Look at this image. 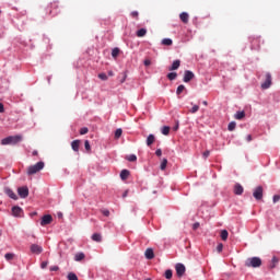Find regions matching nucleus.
Here are the masks:
<instances>
[{
    "mask_svg": "<svg viewBox=\"0 0 280 280\" xmlns=\"http://www.w3.org/2000/svg\"><path fill=\"white\" fill-rule=\"evenodd\" d=\"M20 141H23V137L21 136H9L1 140L2 145H16V143H20Z\"/></svg>",
    "mask_w": 280,
    "mask_h": 280,
    "instance_id": "nucleus-1",
    "label": "nucleus"
},
{
    "mask_svg": "<svg viewBox=\"0 0 280 280\" xmlns=\"http://www.w3.org/2000/svg\"><path fill=\"white\" fill-rule=\"evenodd\" d=\"M45 168V162H37L35 165H31L27 168V175L34 176V174H38L40 170Z\"/></svg>",
    "mask_w": 280,
    "mask_h": 280,
    "instance_id": "nucleus-2",
    "label": "nucleus"
},
{
    "mask_svg": "<svg viewBox=\"0 0 280 280\" xmlns=\"http://www.w3.org/2000/svg\"><path fill=\"white\" fill-rule=\"evenodd\" d=\"M246 268H261V258L259 257H250L245 261Z\"/></svg>",
    "mask_w": 280,
    "mask_h": 280,
    "instance_id": "nucleus-3",
    "label": "nucleus"
},
{
    "mask_svg": "<svg viewBox=\"0 0 280 280\" xmlns=\"http://www.w3.org/2000/svg\"><path fill=\"white\" fill-rule=\"evenodd\" d=\"M253 196H254L255 200H261L264 198V187L257 186L254 189Z\"/></svg>",
    "mask_w": 280,
    "mask_h": 280,
    "instance_id": "nucleus-4",
    "label": "nucleus"
},
{
    "mask_svg": "<svg viewBox=\"0 0 280 280\" xmlns=\"http://www.w3.org/2000/svg\"><path fill=\"white\" fill-rule=\"evenodd\" d=\"M266 80L265 82L261 84V89L266 90V89H270L271 84H272V75L267 72L265 75Z\"/></svg>",
    "mask_w": 280,
    "mask_h": 280,
    "instance_id": "nucleus-5",
    "label": "nucleus"
},
{
    "mask_svg": "<svg viewBox=\"0 0 280 280\" xmlns=\"http://www.w3.org/2000/svg\"><path fill=\"white\" fill-rule=\"evenodd\" d=\"M18 194L20 198H27L30 196V188L27 186H23L18 188Z\"/></svg>",
    "mask_w": 280,
    "mask_h": 280,
    "instance_id": "nucleus-6",
    "label": "nucleus"
},
{
    "mask_svg": "<svg viewBox=\"0 0 280 280\" xmlns=\"http://www.w3.org/2000/svg\"><path fill=\"white\" fill-rule=\"evenodd\" d=\"M54 222V218L50 214H45L42 218L40 226H47V224H51Z\"/></svg>",
    "mask_w": 280,
    "mask_h": 280,
    "instance_id": "nucleus-7",
    "label": "nucleus"
},
{
    "mask_svg": "<svg viewBox=\"0 0 280 280\" xmlns=\"http://www.w3.org/2000/svg\"><path fill=\"white\" fill-rule=\"evenodd\" d=\"M31 253H33V255H40V253H43V246H40L38 244H32Z\"/></svg>",
    "mask_w": 280,
    "mask_h": 280,
    "instance_id": "nucleus-8",
    "label": "nucleus"
},
{
    "mask_svg": "<svg viewBox=\"0 0 280 280\" xmlns=\"http://www.w3.org/2000/svg\"><path fill=\"white\" fill-rule=\"evenodd\" d=\"M175 270H176V275L177 277H183V275H185V265L178 262L176 266H175Z\"/></svg>",
    "mask_w": 280,
    "mask_h": 280,
    "instance_id": "nucleus-9",
    "label": "nucleus"
},
{
    "mask_svg": "<svg viewBox=\"0 0 280 280\" xmlns=\"http://www.w3.org/2000/svg\"><path fill=\"white\" fill-rule=\"evenodd\" d=\"M192 78H195V74H194V72H191L190 70H186L185 72H184V82H191V79Z\"/></svg>",
    "mask_w": 280,
    "mask_h": 280,
    "instance_id": "nucleus-10",
    "label": "nucleus"
},
{
    "mask_svg": "<svg viewBox=\"0 0 280 280\" xmlns=\"http://www.w3.org/2000/svg\"><path fill=\"white\" fill-rule=\"evenodd\" d=\"M234 194H235V196H242V194H244V186L241 184H235L234 185Z\"/></svg>",
    "mask_w": 280,
    "mask_h": 280,
    "instance_id": "nucleus-11",
    "label": "nucleus"
},
{
    "mask_svg": "<svg viewBox=\"0 0 280 280\" xmlns=\"http://www.w3.org/2000/svg\"><path fill=\"white\" fill-rule=\"evenodd\" d=\"M22 213L23 209H21V207L15 206L12 208V215H14L15 218H21Z\"/></svg>",
    "mask_w": 280,
    "mask_h": 280,
    "instance_id": "nucleus-12",
    "label": "nucleus"
},
{
    "mask_svg": "<svg viewBox=\"0 0 280 280\" xmlns=\"http://www.w3.org/2000/svg\"><path fill=\"white\" fill-rule=\"evenodd\" d=\"M4 192L7 194V196H9V198H12V200H19V197L16 196V194H14L12 189L5 188Z\"/></svg>",
    "mask_w": 280,
    "mask_h": 280,
    "instance_id": "nucleus-13",
    "label": "nucleus"
},
{
    "mask_svg": "<svg viewBox=\"0 0 280 280\" xmlns=\"http://www.w3.org/2000/svg\"><path fill=\"white\" fill-rule=\"evenodd\" d=\"M179 19H180L182 23H185V24L189 23V13H187V12L180 13Z\"/></svg>",
    "mask_w": 280,
    "mask_h": 280,
    "instance_id": "nucleus-14",
    "label": "nucleus"
},
{
    "mask_svg": "<svg viewBox=\"0 0 280 280\" xmlns=\"http://www.w3.org/2000/svg\"><path fill=\"white\" fill-rule=\"evenodd\" d=\"M259 43H261V39L259 38H253L252 39V49H260Z\"/></svg>",
    "mask_w": 280,
    "mask_h": 280,
    "instance_id": "nucleus-15",
    "label": "nucleus"
},
{
    "mask_svg": "<svg viewBox=\"0 0 280 280\" xmlns=\"http://www.w3.org/2000/svg\"><path fill=\"white\" fill-rule=\"evenodd\" d=\"M71 148L74 152H80V140H73L71 142Z\"/></svg>",
    "mask_w": 280,
    "mask_h": 280,
    "instance_id": "nucleus-16",
    "label": "nucleus"
},
{
    "mask_svg": "<svg viewBox=\"0 0 280 280\" xmlns=\"http://www.w3.org/2000/svg\"><path fill=\"white\" fill-rule=\"evenodd\" d=\"M144 256L147 257V259H154V249L148 248L144 253Z\"/></svg>",
    "mask_w": 280,
    "mask_h": 280,
    "instance_id": "nucleus-17",
    "label": "nucleus"
},
{
    "mask_svg": "<svg viewBox=\"0 0 280 280\" xmlns=\"http://www.w3.org/2000/svg\"><path fill=\"white\" fill-rule=\"evenodd\" d=\"M180 67V60L173 61V65L170 67L168 71H176Z\"/></svg>",
    "mask_w": 280,
    "mask_h": 280,
    "instance_id": "nucleus-18",
    "label": "nucleus"
},
{
    "mask_svg": "<svg viewBox=\"0 0 280 280\" xmlns=\"http://www.w3.org/2000/svg\"><path fill=\"white\" fill-rule=\"evenodd\" d=\"M145 34H148V30L140 28L137 31L136 36H138V38H143V36H145Z\"/></svg>",
    "mask_w": 280,
    "mask_h": 280,
    "instance_id": "nucleus-19",
    "label": "nucleus"
},
{
    "mask_svg": "<svg viewBox=\"0 0 280 280\" xmlns=\"http://www.w3.org/2000/svg\"><path fill=\"white\" fill-rule=\"evenodd\" d=\"M128 176H130V171H128V170H122V171L120 172V178H121V180H127Z\"/></svg>",
    "mask_w": 280,
    "mask_h": 280,
    "instance_id": "nucleus-20",
    "label": "nucleus"
},
{
    "mask_svg": "<svg viewBox=\"0 0 280 280\" xmlns=\"http://www.w3.org/2000/svg\"><path fill=\"white\" fill-rule=\"evenodd\" d=\"M154 141H156V138L154 137V135H149L147 138V145H152V143H154Z\"/></svg>",
    "mask_w": 280,
    "mask_h": 280,
    "instance_id": "nucleus-21",
    "label": "nucleus"
},
{
    "mask_svg": "<svg viewBox=\"0 0 280 280\" xmlns=\"http://www.w3.org/2000/svg\"><path fill=\"white\" fill-rule=\"evenodd\" d=\"M84 257H86L85 255H84V253H77L75 255H74V260L75 261H82L83 259H84Z\"/></svg>",
    "mask_w": 280,
    "mask_h": 280,
    "instance_id": "nucleus-22",
    "label": "nucleus"
},
{
    "mask_svg": "<svg viewBox=\"0 0 280 280\" xmlns=\"http://www.w3.org/2000/svg\"><path fill=\"white\" fill-rule=\"evenodd\" d=\"M246 117V113L245 112H237L234 116L235 119L242 120Z\"/></svg>",
    "mask_w": 280,
    "mask_h": 280,
    "instance_id": "nucleus-23",
    "label": "nucleus"
},
{
    "mask_svg": "<svg viewBox=\"0 0 280 280\" xmlns=\"http://www.w3.org/2000/svg\"><path fill=\"white\" fill-rule=\"evenodd\" d=\"M221 240L223 242H226V240H229V231H226V230L221 231Z\"/></svg>",
    "mask_w": 280,
    "mask_h": 280,
    "instance_id": "nucleus-24",
    "label": "nucleus"
},
{
    "mask_svg": "<svg viewBox=\"0 0 280 280\" xmlns=\"http://www.w3.org/2000/svg\"><path fill=\"white\" fill-rule=\"evenodd\" d=\"M92 240H93V242H102V234H100V233H94V234L92 235Z\"/></svg>",
    "mask_w": 280,
    "mask_h": 280,
    "instance_id": "nucleus-25",
    "label": "nucleus"
},
{
    "mask_svg": "<svg viewBox=\"0 0 280 280\" xmlns=\"http://www.w3.org/2000/svg\"><path fill=\"white\" fill-rule=\"evenodd\" d=\"M277 264H279V259H278L277 257H273V258L271 259V264H270L269 268H271V270H272L273 268H277Z\"/></svg>",
    "mask_w": 280,
    "mask_h": 280,
    "instance_id": "nucleus-26",
    "label": "nucleus"
},
{
    "mask_svg": "<svg viewBox=\"0 0 280 280\" xmlns=\"http://www.w3.org/2000/svg\"><path fill=\"white\" fill-rule=\"evenodd\" d=\"M167 167V159H163L161 165H160V170L165 171Z\"/></svg>",
    "mask_w": 280,
    "mask_h": 280,
    "instance_id": "nucleus-27",
    "label": "nucleus"
},
{
    "mask_svg": "<svg viewBox=\"0 0 280 280\" xmlns=\"http://www.w3.org/2000/svg\"><path fill=\"white\" fill-rule=\"evenodd\" d=\"M236 126H237V124H235V121H232L229 124L228 130H230V132H233V130H235Z\"/></svg>",
    "mask_w": 280,
    "mask_h": 280,
    "instance_id": "nucleus-28",
    "label": "nucleus"
},
{
    "mask_svg": "<svg viewBox=\"0 0 280 280\" xmlns=\"http://www.w3.org/2000/svg\"><path fill=\"white\" fill-rule=\"evenodd\" d=\"M173 42L170 38H164L162 40V45H166L167 47L172 46Z\"/></svg>",
    "mask_w": 280,
    "mask_h": 280,
    "instance_id": "nucleus-29",
    "label": "nucleus"
},
{
    "mask_svg": "<svg viewBox=\"0 0 280 280\" xmlns=\"http://www.w3.org/2000/svg\"><path fill=\"white\" fill-rule=\"evenodd\" d=\"M162 135H164L165 137H167V135H170V127L168 126H164L162 128Z\"/></svg>",
    "mask_w": 280,
    "mask_h": 280,
    "instance_id": "nucleus-30",
    "label": "nucleus"
},
{
    "mask_svg": "<svg viewBox=\"0 0 280 280\" xmlns=\"http://www.w3.org/2000/svg\"><path fill=\"white\" fill-rule=\"evenodd\" d=\"M122 133H124V131L121 130V128L116 129V131H115V139H119Z\"/></svg>",
    "mask_w": 280,
    "mask_h": 280,
    "instance_id": "nucleus-31",
    "label": "nucleus"
},
{
    "mask_svg": "<svg viewBox=\"0 0 280 280\" xmlns=\"http://www.w3.org/2000/svg\"><path fill=\"white\" fill-rule=\"evenodd\" d=\"M127 161H129L130 163H135V161H137V155H135V154L128 155Z\"/></svg>",
    "mask_w": 280,
    "mask_h": 280,
    "instance_id": "nucleus-32",
    "label": "nucleus"
},
{
    "mask_svg": "<svg viewBox=\"0 0 280 280\" xmlns=\"http://www.w3.org/2000/svg\"><path fill=\"white\" fill-rule=\"evenodd\" d=\"M4 257H5L7 261H12V259H14V254L8 253L4 255Z\"/></svg>",
    "mask_w": 280,
    "mask_h": 280,
    "instance_id": "nucleus-33",
    "label": "nucleus"
},
{
    "mask_svg": "<svg viewBox=\"0 0 280 280\" xmlns=\"http://www.w3.org/2000/svg\"><path fill=\"white\" fill-rule=\"evenodd\" d=\"M172 276H173L172 269L166 270L164 273L165 279H172Z\"/></svg>",
    "mask_w": 280,
    "mask_h": 280,
    "instance_id": "nucleus-34",
    "label": "nucleus"
},
{
    "mask_svg": "<svg viewBox=\"0 0 280 280\" xmlns=\"http://www.w3.org/2000/svg\"><path fill=\"white\" fill-rule=\"evenodd\" d=\"M168 80H174L175 78H178V74L176 72H170L167 74Z\"/></svg>",
    "mask_w": 280,
    "mask_h": 280,
    "instance_id": "nucleus-35",
    "label": "nucleus"
},
{
    "mask_svg": "<svg viewBox=\"0 0 280 280\" xmlns=\"http://www.w3.org/2000/svg\"><path fill=\"white\" fill-rule=\"evenodd\" d=\"M68 280H78V276L73 272L68 273Z\"/></svg>",
    "mask_w": 280,
    "mask_h": 280,
    "instance_id": "nucleus-36",
    "label": "nucleus"
},
{
    "mask_svg": "<svg viewBox=\"0 0 280 280\" xmlns=\"http://www.w3.org/2000/svg\"><path fill=\"white\" fill-rule=\"evenodd\" d=\"M183 91H185V85H178V88L176 90V95H180V93H183Z\"/></svg>",
    "mask_w": 280,
    "mask_h": 280,
    "instance_id": "nucleus-37",
    "label": "nucleus"
},
{
    "mask_svg": "<svg viewBox=\"0 0 280 280\" xmlns=\"http://www.w3.org/2000/svg\"><path fill=\"white\" fill-rule=\"evenodd\" d=\"M112 56H113L114 58H117V56H119V48H114V49L112 50Z\"/></svg>",
    "mask_w": 280,
    "mask_h": 280,
    "instance_id": "nucleus-38",
    "label": "nucleus"
},
{
    "mask_svg": "<svg viewBox=\"0 0 280 280\" xmlns=\"http://www.w3.org/2000/svg\"><path fill=\"white\" fill-rule=\"evenodd\" d=\"M222 250H224V244L219 243L217 246V253H222Z\"/></svg>",
    "mask_w": 280,
    "mask_h": 280,
    "instance_id": "nucleus-39",
    "label": "nucleus"
},
{
    "mask_svg": "<svg viewBox=\"0 0 280 280\" xmlns=\"http://www.w3.org/2000/svg\"><path fill=\"white\" fill-rule=\"evenodd\" d=\"M199 110H200V106L195 105V106L190 109V113L196 114V113H198Z\"/></svg>",
    "mask_w": 280,
    "mask_h": 280,
    "instance_id": "nucleus-40",
    "label": "nucleus"
},
{
    "mask_svg": "<svg viewBox=\"0 0 280 280\" xmlns=\"http://www.w3.org/2000/svg\"><path fill=\"white\" fill-rule=\"evenodd\" d=\"M84 147L88 152H91V143L89 142V140H85Z\"/></svg>",
    "mask_w": 280,
    "mask_h": 280,
    "instance_id": "nucleus-41",
    "label": "nucleus"
},
{
    "mask_svg": "<svg viewBox=\"0 0 280 280\" xmlns=\"http://www.w3.org/2000/svg\"><path fill=\"white\" fill-rule=\"evenodd\" d=\"M89 133V128L83 127L80 129V135H88Z\"/></svg>",
    "mask_w": 280,
    "mask_h": 280,
    "instance_id": "nucleus-42",
    "label": "nucleus"
},
{
    "mask_svg": "<svg viewBox=\"0 0 280 280\" xmlns=\"http://www.w3.org/2000/svg\"><path fill=\"white\" fill-rule=\"evenodd\" d=\"M98 78H100V80H108V75H106V73H100L98 74Z\"/></svg>",
    "mask_w": 280,
    "mask_h": 280,
    "instance_id": "nucleus-43",
    "label": "nucleus"
},
{
    "mask_svg": "<svg viewBox=\"0 0 280 280\" xmlns=\"http://www.w3.org/2000/svg\"><path fill=\"white\" fill-rule=\"evenodd\" d=\"M101 213H103V215H105V218H108V215H110V211L103 209L101 210Z\"/></svg>",
    "mask_w": 280,
    "mask_h": 280,
    "instance_id": "nucleus-44",
    "label": "nucleus"
},
{
    "mask_svg": "<svg viewBox=\"0 0 280 280\" xmlns=\"http://www.w3.org/2000/svg\"><path fill=\"white\" fill-rule=\"evenodd\" d=\"M130 16H132V19H139V12L133 11V12L130 13Z\"/></svg>",
    "mask_w": 280,
    "mask_h": 280,
    "instance_id": "nucleus-45",
    "label": "nucleus"
},
{
    "mask_svg": "<svg viewBox=\"0 0 280 280\" xmlns=\"http://www.w3.org/2000/svg\"><path fill=\"white\" fill-rule=\"evenodd\" d=\"M58 270H60V267H58V266L50 267V272H58Z\"/></svg>",
    "mask_w": 280,
    "mask_h": 280,
    "instance_id": "nucleus-46",
    "label": "nucleus"
},
{
    "mask_svg": "<svg viewBox=\"0 0 280 280\" xmlns=\"http://www.w3.org/2000/svg\"><path fill=\"white\" fill-rule=\"evenodd\" d=\"M211 154V151L207 150L202 153L203 159H209V155Z\"/></svg>",
    "mask_w": 280,
    "mask_h": 280,
    "instance_id": "nucleus-47",
    "label": "nucleus"
},
{
    "mask_svg": "<svg viewBox=\"0 0 280 280\" xmlns=\"http://www.w3.org/2000/svg\"><path fill=\"white\" fill-rule=\"evenodd\" d=\"M48 265H49L48 261H43V262L40 264V268H42L43 270H45V268H47Z\"/></svg>",
    "mask_w": 280,
    "mask_h": 280,
    "instance_id": "nucleus-48",
    "label": "nucleus"
},
{
    "mask_svg": "<svg viewBox=\"0 0 280 280\" xmlns=\"http://www.w3.org/2000/svg\"><path fill=\"white\" fill-rule=\"evenodd\" d=\"M152 65V61L150 59L144 60V67H150Z\"/></svg>",
    "mask_w": 280,
    "mask_h": 280,
    "instance_id": "nucleus-49",
    "label": "nucleus"
},
{
    "mask_svg": "<svg viewBox=\"0 0 280 280\" xmlns=\"http://www.w3.org/2000/svg\"><path fill=\"white\" fill-rule=\"evenodd\" d=\"M279 200H280V196L279 195H275L273 196V202L277 203V202H279Z\"/></svg>",
    "mask_w": 280,
    "mask_h": 280,
    "instance_id": "nucleus-50",
    "label": "nucleus"
},
{
    "mask_svg": "<svg viewBox=\"0 0 280 280\" xmlns=\"http://www.w3.org/2000/svg\"><path fill=\"white\" fill-rule=\"evenodd\" d=\"M156 156H161L163 154V151L161 149H158L155 151Z\"/></svg>",
    "mask_w": 280,
    "mask_h": 280,
    "instance_id": "nucleus-51",
    "label": "nucleus"
},
{
    "mask_svg": "<svg viewBox=\"0 0 280 280\" xmlns=\"http://www.w3.org/2000/svg\"><path fill=\"white\" fill-rule=\"evenodd\" d=\"M246 141H248V142L253 141V136H252V135H248V136L246 137Z\"/></svg>",
    "mask_w": 280,
    "mask_h": 280,
    "instance_id": "nucleus-52",
    "label": "nucleus"
},
{
    "mask_svg": "<svg viewBox=\"0 0 280 280\" xmlns=\"http://www.w3.org/2000/svg\"><path fill=\"white\" fill-rule=\"evenodd\" d=\"M5 108L3 107L2 103H0V113H4Z\"/></svg>",
    "mask_w": 280,
    "mask_h": 280,
    "instance_id": "nucleus-53",
    "label": "nucleus"
},
{
    "mask_svg": "<svg viewBox=\"0 0 280 280\" xmlns=\"http://www.w3.org/2000/svg\"><path fill=\"white\" fill-rule=\"evenodd\" d=\"M198 226H200V223H195V224L192 225V229L196 231V229H198Z\"/></svg>",
    "mask_w": 280,
    "mask_h": 280,
    "instance_id": "nucleus-54",
    "label": "nucleus"
},
{
    "mask_svg": "<svg viewBox=\"0 0 280 280\" xmlns=\"http://www.w3.org/2000/svg\"><path fill=\"white\" fill-rule=\"evenodd\" d=\"M33 156H38V151H33Z\"/></svg>",
    "mask_w": 280,
    "mask_h": 280,
    "instance_id": "nucleus-55",
    "label": "nucleus"
},
{
    "mask_svg": "<svg viewBox=\"0 0 280 280\" xmlns=\"http://www.w3.org/2000/svg\"><path fill=\"white\" fill-rule=\"evenodd\" d=\"M126 196H128V190L124 192L122 198H126Z\"/></svg>",
    "mask_w": 280,
    "mask_h": 280,
    "instance_id": "nucleus-56",
    "label": "nucleus"
},
{
    "mask_svg": "<svg viewBox=\"0 0 280 280\" xmlns=\"http://www.w3.org/2000/svg\"><path fill=\"white\" fill-rule=\"evenodd\" d=\"M173 130H178V124L174 127Z\"/></svg>",
    "mask_w": 280,
    "mask_h": 280,
    "instance_id": "nucleus-57",
    "label": "nucleus"
},
{
    "mask_svg": "<svg viewBox=\"0 0 280 280\" xmlns=\"http://www.w3.org/2000/svg\"><path fill=\"white\" fill-rule=\"evenodd\" d=\"M207 105H208L207 101H203V106H207Z\"/></svg>",
    "mask_w": 280,
    "mask_h": 280,
    "instance_id": "nucleus-58",
    "label": "nucleus"
},
{
    "mask_svg": "<svg viewBox=\"0 0 280 280\" xmlns=\"http://www.w3.org/2000/svg\"><path fill=\"white\" fill-rule=\"evenodd\" d=\"M0 14H1V10H0Z\"/></svg>",
    "mask_w": 280,
    "mask_h": 280,
    "instance_id": "nucleus-59",
    "label": "nucleus"
}]
</instances>
